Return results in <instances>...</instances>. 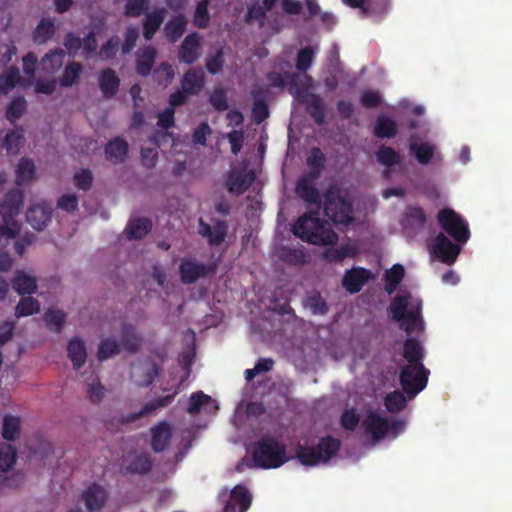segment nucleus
I'll list each match as a JSON object with an SVG mask.
<instances>
[{
    "instance_id": "52",
    "label": "nucleus",
    "mask_w": 512,
    "mask_h": 512,
    "mask_svg": "<svg viewBox=\"0 0 512 512\" xmlns=\"http://www.w3.org/2000/svg\"><path fill=\"white\" fill-rule=\"evenodd\" d=\"M375 155L377 162L387 167H392L401 163L400 154L389 146H380Z\"/></svg>"
},
{
    "instance_id": "35",
    "label": "nucleus",
    "mask_w": 512,
    "mask_h": 512,
    "mask_svg": "<svg viewBox=\"0 0 512 512\" xmlns=\"http://www.w3.org/2000/svg\"><path fill=\"white\" fill-rule=\"evenodd\" d=\"M142 339L137 334L136 328L130 323H125L121 328V344L130 353H136L141 346Z\"/></svg>"
},
{
    "instance_id": "38",
    "label": "nucleus",
    "mask_w": 512,
    "mask_h": 512,
    "mask_svg": "<svg viewBox=\"0 0 512 512\" xmlns=\"http://www.w3.org/2000/svg\"><path fill=\"white\" fill-rule=\"evenodd\" d=\"M414 137L410 138L409 149L414 154L418 163L427 165L431 162L435 155V146L427 142L416 143L413 141Z\"/></svg>"
},
{
    "instance_id": "58",
    "label": "nucleus",
    "mask_w": 512,
    "mask_h": 512,
    "mask_svg": "<svg viewBox=\"0 0 512 512\" xmlns=\"http://www.w3.org/2000/svg\"><path fill=\"white\" fill-rule=\"evenodd\" d=\"M210 4V0H201L198 2L195 12L193 22L194 25L200 29H204L209 25L210 16L208 11V6Z\"/></svg>"
},
{
    "instance_id": "4",
    "label": "nucleus",
    "mask_w": 512,
    "mask_h": 512,
    "mask_svg": "<svg viewBox=\"0 0 512 512\" xmlns=\"http://www.w3.org/2000/svg\"><path fill=\"white\" fill-rule=\"evenodd\" d=\"M252 457L257 467L278 468L288 461L286 446L273 436H263L253 447Z\"/></svg>"
},
{
    "instance_id": "49",
    "label": "nucleus",
    "mask_w": 512,
    "mask_h": 512,
    "mask_svg": "<svg viewBox=\"0 0 512 512\" xmlns=\"http://www.w3.org/2000/svg\"><path fill=\"white\" fill-rule=\"evenodd\" d=\"M325 162L326 157L321 149L318 147H313L307 157V164L310 167L308 173H314L316 177L320 178L325 167Z\"/></svg>"
},
{
    "instance_id": "56",
    "label": "nucleus",
    "mask_w": 512,
    "mask_h": 512,
    "mask_svg": "<svg viewBox=\"0 0 512 512\" xmlns=\"http://www.w3.org/2000/svg\"><path fill=\"white\" fill-rule=\"evenodd\" d=\"M212 402V398L202 391H197L191 394L187 406V412L191 415L198 414L202 407Z\"/></svg>"
},
{
    "instance_id": "31",
    "label": "nucleus",
    "mask_w": 512,
    "mask_h": 512,
    "mask_svg": "<svg viewBox=\"0 0 512 512\" xmlns=\"http://www.w3.org/2000/svg\"><path fill=\"white\" fill-rule=\"evenodd\" d=\"M188 20L183 14L173 16L164 26V34L170 43H176L185 33Z\"/></svg>"
},
{
    "instance_id": "41",
    "label": "nucleus",
    "mask_w": 512,
    "mask_h": 512,
    "mask_svg": "<svg viewBox=\"0 0 512 512\" xmlns=\"http://www.w3.org/2000/svg\"><path fill=\"white\" fill-rule=\"evenodd\" d=\"M279 257L289 265L300 266L308 262V256L303 247H282L279 250Z\"/></svg>"
},
{
    "instance_id": "63",
    "label": "nucleus",
    "mask_w": 512,
    "mask_h": 512,
    "mask_svg": "<svg viewBox=\"0 0 512 512\" xmlns=\"http://www.w3.org/2000/svg\"><path fill=\"white\" fill-rule=\"evenodd\" d=\"M206 68L210 74H217L221 71L224 65V53L222 48H219L215 54H209L206 57Z\"/></svg>"
},
{
    "instance_id": "26",
    "label": "nucleus",
    "mask_w": 512,
    "mask_h": 512,
    "mask_svg": "<svg viewBox=\"0 0 512 512\" xmlns=\"http://www.w3.org/2000/svg\"><path fill=\"white\" fill-rule=\"evenodd\" d=\"M65 55V51L61 48L50 50L40 61L41 72L46 75H54L62 68Z\"/></svg>"
},
{
    "instance_id": "22",
    "label": "nucleus",
    "mask_w": 512,
    "mask_h": 512,
    "mask_svg": "<svg viewBox=\"0 0 512 512\" xmlns=\"http://www.w3.org/2000/svg\"><path fill=\"white\" fill-rule=\"evenodd\" d=\"M151 447L154 452L164 451L170 444L172 429L170 424L163 420L151 428Z\"/></svg>"
},
{
    "instance_id": "14",
    "label": "nucleus",
    "mask_w": 512,
    "mask_h": 512,
    "mask_svg": "<svg viewBox=\"0 0 512 512\" xmlns=\"http://www.w3.org/2000/svg\"><path fill=\"white\" fill-rule=\"evenodd\" d=\"M201 37L197 32L188 34L178 49V59L181 63L193 64L201 56Z\"/></svg>"
},
{
    "instance_id": "27",
    "label": "nucleus",
    "mask_w": 512,
    "mask_h": 512,
    "mask_svg": "<svg viewBox=\"0 0 512 512\" xmlns=\"http://www.w3.org/2000/svg\"><path fill=\"white\" fill-rule=\"evenodd\" d=\"M98 84L103 96L112 98L119 90L120 78L113 69L105 68L99 73Z\"/></svg>"
},
{
    "instance_id": "17",
    "label": "nucleus",
    "mask_w": 512,
    "mask_h": 512,
    "mask_svg": "<svg viewBox=\"0 0 512 512\" xmlns=\"http://www.w3.org/2000/svg\"><path fill=\"white\" fill-rule=\"evenodd\" d=\"M82 499L89 512H98L105 507L108 500V493L101 485L92 483L83 492Z\"/></svg>"
},
{
    "instance_id": "57",
    "label": "nucleus",
    "mask_w": 512,
    "mask_h": 512,
    "mask_svg": "<svg viewBox=\"0 0 512 512\" xmlns=\"http://www.w3.org/2000/svg\"><path fill=\"white\" fill-rule=\"evenodd\" d=\"M174 69L168 62H162L154 70V80L159 84L167 87L174 79Z\"/></svg>"
},
{
    "instance_id": "7",
    "label": "nucleus",
    "mask_w": 512,
    "mask_h": 512,
    "mask_svg": "<svg viewBox=\"0 0 512 512\" xmlns=\"http://www.w3.org/2000/svg\"><path fill=\"white\" fill-rule=\"evenodd\" d=\"M429 374L430 371L425 368L424 364L405 365L401 368L399 381L408 399L414 398L426 388Z\"/></svg>"
},
{
    "instance_id": "55",
    "label": "nucleus",
    "mask_w": 512,
    "mask_h": 512,
    "mask_svg": "<svg viewBox=\"0 0 512 512\" xmlns=\"http://www.w3.org/2000/svg\"><path fill=\"white\" fill-rule=\"evenodd\" d=\"M120 353V346L116 340L106 338L102 340L98 347L97 358L99 361L107 360Z\"/></svg>"
},
{
    "instance_id": "11",
    "label": "nucleus",
    "mask_w": 512,
    "mask_h": 512,
    "mask_svg": "<svg viewBox=\"0 0 512 512\" xmlns=\"http://www.w3.org/2000/svg\"><path fill=\"white\" fill-rule=\"evenodd\" d=\"M159 366L152 358L133 363L131 366V378L139 387H147L153 383L159 374Z\"/></svg>"
},
{
    "instance_id": "13",
    "label": "nucleus",
    "mask_w": 512,
    "mask_h": 512,
    "mask_svg": "<svg viewBox=\"0 0 512 512\" xmlns=\"http://www.w3.org/2000/svg\"><path fill=\"white\" fill-rule=\"evenodd\" d=\"M427 222V215L422 207L408 205L401 219L402 229L409 235H416L421 232Z\"/></svg>"
},
{
    "instance_id": "18",
    "label": "nucleus",
    "mask_w": 512,
    "mask_h": 512,
    "mask_svg": "<svg viewBox=\"0 0 512 512\" xmlns=\"http://www.w3.org/2000/svg\"><path fill=\"white\" fill-rule=\"evenodd\" d=\"M228 232V224L224 220H217L213 226L199 220V233L207 238L211 246L220 245L226 238Z\"/></svg>"
},
{
    "instance_id": "21",
    "label": "nucleus",
    "mask_w": 512,
    "mask_h": 512,
    "mask_svg": "<svg viewBox=\"0 0 512 512\" xmlns=\"http://www.w3.org/2000/svg\"><path fill=\"white\" fill-rule=\"evenodd\" d=\"M362 426L365 431L371 435V437L378 441L386 437L389 433V422L387 419L379 416L376 412H368L365 419L362 422Z\"/></svg>"
},
{
    "instance_id": "12",
    "label": "nucleus",
    "mask_w": 512,
    "mask_h": 512,
    "mask_svg": "<svg viewBox=\"0 0 512 512\" xmlns=\"http://www.w3.org/2000/svg\"><path fill=\"white\" fill-rule=\"evenodd\" d=\"M460 251L461 247L453 243L444 233L436 235L432 246V254L442 263L453 264Z\"/></svg>"
},
{
    "instance_id": "39",
    "label": "nucleus",
    "mask_w": 512,
    "mask_h": 512,
    "mask_svg": "<svg viewBox=\"0 0 512 512\" xmlns=\"http://www.w3.org/2000/svg\"><path fill=\"white\" fill-rule=\"evenodd\" d=\"M83 73V65L80 62L71 61L69 62L58 80V84L61 87H72L80 79Z\"/></svg>"
},
{
    "instance_id": "59",
    "label": "nucleus",
    "mask_w": 512,
    "mask_h": 512,
    "mask_svg": "<svg viewBox=\"0 0 512 512\" xmlns=\"http://www.w3.org/2000/svg\"><path fill=\"white\" fill-rule=\"evenodd\" d=\"M44 317L46 324L51 331L59 333L62 330L65 322V314L63 311L49 309L46 311Z\"/></svg>"
},
{
    "instance_id": "64",
    "label": "nucleus",
    "mask_w": 512,
    "mask_h": 512,
    "mask_svg": "<svg viewBox=\"0 0 512 512\" xmlns=\"http://www.w3.org/2000/svg\"><path fill=\"white\" fill-rule=\"evenodd\" d=\"M120 39L118 36H112L108 41L102 45L99 51V56L102 60L113 59L119 49Z\"/></svg>"
},
{
    "instance_id": "54",
    "label": "nucleus",
    "mask_w": 512,
    "mask_h": 512,
    "mask_svg": "<svg viewBox=\"0 0 512 512\" xmlns=\"http://www.w3.org/2000/svg\"><path fill=\"white\" fill-rule=\"evenodd\" d=\"M20 433V419L12 415H5L3 419L2 437L7 441H14Z\"/></svg>"
},
{
    "instance_id": "9",
    "label": "nucleus",
    "mask_w": 512,
    "mask_h": 512,
    "mask_svg": "<svg viewBox=\"0 0 512 512\" xmlns=\"http://www.w3.org/2000/svg\"><path fill=\"white\" fill-rule=\"evenodd\" d=\"M318 179L314 173H305L298 178L295 185L296 195L307 205H316V209H320L322 204L320 192L316 187Z\"/></svg>"
},
{
    "instance_id": "62",
    "label": "nucleus",
    "mask_w": 512,
    "mask_h": 512,
    "mask_svg": "<svg viewBox=\"0 0 512 512\" xmlns=\"http://www.w3.org/2000/svg\"><path fill=\"white\" fill-rule=\"evenodd\" d=\"M73 180L79 190L88 191L93 185L94 177L89 169L83 168L74 174Z\"/></svg>"
},
{
    "instance_id": "20",
    "label": "nucleus",
    "mask_w": 512,
    "mask_h": 512,
    "mask_svg": "<svg viewBox=\"0 0 512 512\" xmlns=\"http://www.w3.org/2000/svg\"><path fill=\"white\" fill-rule=\"evenodd\" d=\"M255 174L252 170L231 172L226 180L228 191L235 195L243 194L254 182Z\"/></svg>"
},
{
    "instance_id": "32",
    "label": "nucleus",
    "mask_w": 512,
    "mask_h": 512,
    "mask_svg": "<svg viewBox=\"0 0 512 512\" xmlns=\"http://www.w3.org/2000/svg\"><path fill=\"white\" fill-rule=\"evenodd\" d=\"M12 288L19 295H31L37 290L36 279L23 270H17L11 280Z\"/></svg>"
},
{
    "instance_id": "23",
    "label": "nucleus",
    "mask_w": 512,
    "mask_h": 512,
    "mask_svg": "<svg viewBox=\"0 0 512 512\" xmlns=\"http://www.w3.org/2000/svg\"><path fill=\"white\" fill-rule=\"evenodd\" d=\"M157 58V49L152 45L140 48L136 53L135 70L138 75L147 77L150 75Z\"/></svg>"
},
{
    "instance_id": "50",
    "label": "nucleus",
    "mask_w": 512,
    "mask_h": 512,
    "mask_svg": "<svg viewBox=\"0 0 512 512\" xmlns=\"http://www.w3.org/2000/svg\"><path fill=\"white\" fill-rule=\"evenodd\" d=\"M17 459L16 448L8 443L0 444V470L8 472L15 464Z\"/></svg>"
},
{
    "instance_id": "2",
    "label": "nucleus",
    "mask_w": 512,
    "mask_h": 512,
    "mask_svg": "<svg viewBox=\"0 0 512 512\" xmlns=\"http://www.w3.org/2000/svg\"><path fill=\"white\" fill-rule=\"evenodd\" d=\"M23 193L19 189L8 191L0 204V215L3 224L0 226V249H4L9 241L15 239L21 231L20 223L15 219L23 206Z\"/></svg>"
},
{
    "instance_id": "60",
    "label": "nucleus",
    "mask_w": 512,
    "mask_h": 512,
    "mask_svg": "<svg viewBox=\"0 0 512 512\" xmlns=\"http://www.w3.org/2000/svg\"><path fill=\"white\" fill-rule=\"evenodd\" d=\"M314 53L315 51L312 46L304 47L298 51L296 57V68L298 71L306 72L311 67Z\"/></svg>"
},
{
    "instance_id": "3",
    "label": "nucleus",
    "mask_w": 512,
    "mask_h": 512,
    "mask_svg": "<svg viewBox=\"0 0 512 512\" xmlns=\"http://www.w3.org/2000/svg\"><path fill=\"white\" fill-rule=\"evenodd\" d=\"M324 215L334 224L349 225L353 222V206L336 184L329 185L323 194Z\"/></svg>"
},
{
    "instance_id": "29",
    "label": "nucleus",
    "mask_w": 512,
    "mask_h": 512,
    "mask_svg": "<svg viewBox=\"0 0 512 512\" xmlns=\"http://www.w3.org/2000/svg\"><path fill=\"white\" fill-rule=\"evenodd\" d=\"M306 109L317 125L325 123V104L322 98L315 93H307L303 99Z\"/></svg>"
},
{
    "instance_id": "47",
    "label": "nucleus",
    "mask_w": 512,
    "mask_h": 512,
    "mask_svg": "<svg viewBox=\"0 0 512 512\" xmlns=\"http://www.w3.org/2000/svg\"><path fill=\"white\" fill-rule=\"evenodd\" d=\"M35 175V164L31 159L22 158L16 168V183L18 185L31 181Z\"/></svg>"
},
{
    "instance_id": "25",
    "label": "nucleus",
    "mask_w": 512,
    "mask_h": 512,
    "mask_svg": "<svg viewBox=\"0 0 512 512\" xmlns=\"http://www.w3.org/2000/svg\"><path fill=\"white\" fill-rule=\"evenodd\" d=\"M267 92L268 90L261 86H257L251 91V96L254 98L252 117L256 124L262 123L269 117V107L265 101Z\"/></svg>"
},
{
    "instance_id": "30",
    "label": "nucleus",
    "mask_w": 512,
    "mask_h": 512,
    "mask_svg": "<svg viewBox=\"0 0 512 512\" xmlns=\"http://www.w3.org/2000/svg\"><path fill=\"white\" fill-rule=\"evenodd\" d=\"M152 229V221L147 217L132 218L128 221L125 232L127 238L132 240L143 239Z\"/></svg>"
},
{
    "instance_id": "8",
    "label": "nucleus",
    "mask_w": 512,
    "mask_h": 512,
    "mask_svg": "<svg viewBox=\"0 0 512 512\" xmlns=\"http://www.w3.org/2000/svg\"><path fill=\"white\" fill-rule=\"evenodd\" d=\"M440 227L457 243L464 244L470 238L468 222L456 211L443 208L437 213Z\"/></svg>"
},
{
    "instance_id": "15",
    "label": "nucleus",
    "mask_w": 512,
    "mask_h": 512,
    "mask_svg": "<svg viewBox=\"0 0 512 512\" xmlns=\"http://www.w3.org/2000/svg\"><path fill=\"white\" fill-rule=\"evenodd\" d=\"M53 208L50 203L32 205L26 212L27 222L38 231L44 230L51 222Z\"/></svg>"
},
{
    "instance_id": "61",
    "label": "nucleus",
    "mask_w": 512,
    "mask_h": 512,
    "mask_svg": "<svg viewBox=\"0 0 512 512\" xmlns=\"http://www.w3.org/2000/svg\"><path fill=\"white\" fill-rule=\"evenodd\" d=\"M20 80V72L16 66L9 67L1 76H0V87L2 88V92L6 90L13 89Z\"/></svg>"
},
{
    "instance_id": "36",
    "label": "nucleus",
    "mask_w": 512,
    "mask_h": 512,
    "mask_svg": "<svg viewBox=\"0 0 512 512\" xmlns=\"http://www.w3.org/2000/svg\"><path fill=\"white\" fill-rule=\"evenodd\" d=\"M68 357L75 369H80L86 362V348L84 342L79 338L70 340L67 346Z\"/></svg>"
},
{
    "instance_id": "34",
    "label": "nucleus",
    "mask_w": 512,
    "mask_h": 512,
    "mask_svg": "<svg viewBox=\"0 0 512 512\" xmlns=\"http://www.w3.org/2000/svg\"><path fill=\"white\" fill-rule=\"evenodd\" d=\"M403 357L407 360V365L423 364L424 349L422 344L413 337L407 338L403 345Z\"/></svg>"
},
{
    "instance_id": "53",
    "label": "nucleus",
    "mask_w": 512,
    "mask_h": 512,
    "mask_svg": "<svg viewBox=\"0 0 512 512\" xmlns=\"http://www.w3.org/2000/svg\"><path fill=\"white\" fill-rule=\"evenodd\" d=\"M27 101L24 97H16L11 100L6 110V118L11 124H15L25 113Z\"/></svg>"
},
{
    "instance_id": "24",
    "label": "nucleus",
    "mask_w": 512,
    "mask_h": 512,
    "mask_svg": "<svg viewBox=\"0 0 512 512\" xmlns=\"http://www.w3.org/2000/svg\"><path fill=\"white\" fill-rule=\"evenodd\" d=\"M129 151L128 142L120 136L108 141L104 147L105 157L113 164L123 163Z\"/></svg>"
},
{
    "instance_id": "48",
    "label": "nucleus",
    "mask_w": 512,
    "mask_h": 512,
    "mask_svg": "<svg viewBox=\"0 0 512 512\" xmlns=\"http://www.w3.org/2000/svg\"><path fill=\"white\" fill-rule=\"evenodd\" d=\"M40 311V303L37 299L25 295L20 299L19 303L15 308V316L17 318L27 317L33 314H37Z\"/></svg>"
},
{
    "instance_id": "51",
    "label": "nucleus",
    "mask_w": 512,
    "mask_h": 512,
    "mask_svg": "<svg viewBox=\"0 0 512 512\" xmlns=\"http://www.w3.org/2000/svg\"><path fill=\"white\" fill-rule=\"evenodd\" d=\"M407 404V398L405 393L402 391L389 392L384 398V406L387 411L391 413H397L402 411Z\"/></svg>"
},
{
    "instance_id": "6",
    "label": "nucleus",
    "mask_w": 512,
    "mask_h": 512,
    "mask_svg": "<svg viewBox=\"0 0 512 512\" xmlns=\"http://www.w3.org/2000/svg\"><path fill=\"white\" fill-rule=\"evenodd\" d=\"M410 298V294L397 295L390 304V311L393 320L401 322V328L407 334L420 330L423 327L421 302L418 301L415 305H412L410 310H408Z\"/></svg>"
},
{
    "instance_id": "42",
    "label": "nucleus",
    "mask_w": 512,
    "mask_h": 512,
    "mask_svg": "<svg viewBox=\"0 0 512 512\" xmlns=\"http://www.w3.org/2000/svg\"><path fill=\"white\" fill-rule=\"evenodd\" d=\"M54 21L42 19L32 32V40L37 45L45 44L55 34Z\"/></svg>"
},
{
    "instance_id": "5",
    "label": "nucleus",
    "mask_w": 512,
    "mask_h": 512,
    "mask_svg": "<svg viewBox=\"0 0 512 512\" xmlns=\"http://www.w3.org/2000/svg\"><path fill=\"white\" fill-rule=\"evenodd\" d=\"M341 442L333 436L322 437L316 446L298 445L296 458L304 466L327 463L339 451Z\"/></svg>"
},
{
    "instance_id": "33",
    "label": "nucleus",
    "mask_w": 512,
    "mask_h": 512,
    "mask_svg": "<svg viewBox=\"0 0 512 512\" xmlns=\"http://www.w3.org/2000/svg\"><path fill=\"white\" fill-rule=\"evenodd\" d=\"M165 18V9L159 8L145 15L143 20V36L150 41L161 27Z\"/></svg>"
},
{
    "instance_id": "1",
    "label": "nucleus",
    "mask_w": 512,
    "mask_h": 512,
    "mask_svg": "<svg viewBox=\"0 0 512 512\" xmlns=\"http://www.w3.org/2000/svg\"><path fill=\"white\" fill-rule=\"evenodd\" d=\"M292 233L302 241L322 246L334 245L338 240L337 233L326 227L319 217V209L305 212L297 218L291 228Z\"/></svg>"
},
{
    "instance_id": "44",
    "label": "nucleus",
    "mask_w": 512,
    "mask_h": 512,
    "mask_svg": "<svg viewBox=\"0 0 512 512\" xmlns=\"http://www.w3.org/2000/svg\"><path fill=\"white\" fill-rule=\"evenodd\" d=\"M179 392H180V389H179V387H177L173 391V393L166 395L164 397L154 399L150 402H147L143 406L141 411L133 417V420L138 419L140 416L149 415L159 408L167 407L168 405H170L172 403L173 399Z\"/></svg>"
},
{
    "instance_id": "46",
    "label": "nucleus",
    "mask_w": 512,
    "mask_h": 512,
    "mask_svg": "<svg viewBox=\"0 0 512 512\" xmlns=\"http://www.w3.org/2000/svg\"><path fill=\"white\" fill-rule=\"evenodd\" d=\"M152 468V459L146 453L135 455L127 465V471L133 474L145 475L150 472Z\"/></svg>"
},
{
    "instance_id": "45",
    "label": "nucleus",
    "mask_w": 512,
    "mask_h": 512,
    "mask_svg": "<svg viewBox=\"0 0 512 512\" xmlns=\"http://www.w3.org/2000/svg\"><path fill=\"white\" fill-rule=\"evenodd\" d=\"M266 77L271 87L281 88L289 85L291 88H298L299 76L296 73L281 74L278 72H269Z\"/></svg>"
},
{
    "instance_id": "16",
    "label": "nucleus",
    "mask_w": 512,
    "mask_h": 512,
    "mask_svg": "<svg viewBox=\"0 0 512 512\" xmlns=\"http://www.w3.org/2000/svg\"><path fill=\"white\" fill-rule=\"evenodd\" d=\"M373 278L370 270L363 267H356L345 272L343 277V287L347 292L356 294L360 292L363 286Z\"/></svg>"
},
{
    "instance_id": "19",
    "label": "nucleus",
    "mask_w": 512,
    "mask_h": 512,
    "mask_svg": "<svg viewBox=\"0 0 512 512\" xmlns=\"http://www.w3.org/2000/svg\"><path fill=\"white\" fill-rule=\"evenodd\" d=\"M252 503L249 491L241 485L231 490L230 499L227 501L223 512H246Z\"/></svg>"
},
{
    "instance_id": "40",
    "label": "nucleus",
    "mask_w": 512,
    "mask_h": 512,
    "mask_svg": "<svg viewBox=\"0 0 512 512\" xmlns=\"http://www.w3.org/2000/svg\"><path fill=\"white\" fill-rule=\"evenodd\" d=\"M405 269L401 264H394L390 269L384 273V289L387 294H393L403 280Z\"/></svg>"
},
{
    "instance_id": "43",
    "label": "nucleus",
    "mask_w": 512,
    "mask_h": 512,
    "mask_svg": "<svg viewBox=\"0 0 512 512\" xmlns=\"http://www.w3.org/2000/svg\"><path fill=\"white\" fill-rule=\"evenodd\" d=\"M356 254V247L346 244L336 248H327L323 253V257L329 262H341L347 257H355Z\"/></svg>"
},
{
    "instance_id": "10",
    "label": "nucleus",
    "mask_w": 512,
    "mask_h": 512,
    "mask_svg": "<svg viewBox=\"0 0 512 512\" xmlns=\"http://www.w3.org/2000/svg\"><path fill=\"white\" fill-rule=\"evenodd\" d=\"M215 265H206L193 259L184 258L179 266V274L183 284H193L199 278L213 275Z\"/></svg>"
},
{
    "instance_id": "28",
    "label": "nucleus",
    "mask_w": 512,
    "mask_h": 512,
    "mask_svg": "<svg viewBox=\"0 0 512 512\" xmlns=\"http://www.w3.org/2000/svg\"><path fill=\"white\" fill-rule=\"evenodd\" d=\"M205 84V74L201 68L189 69L181 80V87L191 95H197Z\"/></svg>"
},
{
    "instance_id": "37",
    "label": "nucleus",
    "mask_w": 512,
    "mask_h": 512,
    "mask_svg": "<svg viewBox=\"0 0 512 512\" xmlns=\"http://www.w3.org/2000/svg\"><path fill=\"white\" fill-rule=\"evenodd\" d=\"M398 133V128L396 122L386 116V115H379L376 119V124L374 127V134L376 137L384 139H391L394 138Z\"/></svg>"
}]
</instances>
